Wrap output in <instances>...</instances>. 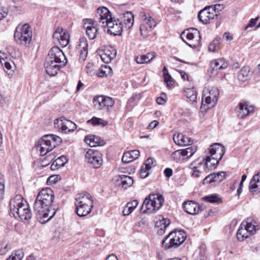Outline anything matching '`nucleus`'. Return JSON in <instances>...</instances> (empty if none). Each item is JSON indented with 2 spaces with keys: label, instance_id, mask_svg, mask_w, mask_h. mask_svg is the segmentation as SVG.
<instances>
[{
  "label": "nucleus",
  "instance_id": "f257e3e1",
  "mask_svg": "<svg viewBox=\"0 0 260 260\" xmlns=\"http://www.w3.org/2000/svg\"><path fill=\"white\" fill-rule=\"evenodd\" d=\"M54 200L53 191L50 188H44L39 192L34 204V209L41 222H46L55 215L56 210L52 205Z\"/></svg>",
  "mask_w": 260,
  "mask_h": 260
},
{
  "label": "nucleus",
  "instance_id": "f03ea898",
  "mask_svg": "<svg viewBox=\"0 0 260 260\" xmlns=\"http://www.w3.org/2000/svg\"><path fill=\"white\" fill-rule=\"evenodd\" d=\"M225 151L224 147L219 143H214L211 145L206 152L205 159L203 160H205V162L203 164L202 161H200L198 166H193L191 172V176L197 178L203 170L207 173L212 167L215 168L221 159Z\"/></svg>",
  "mask_w": 260,
  "mask_h": 260
},
{
  "label": "nucleus",
  "instance_id": "7ed1b4c3",
  "mask_svg": "<svg viewBox=\"0 0 260 260\" xmlns=\"http://www.w3.org/2000/svg\"><path fill=\"white\" fill-rule=\"evenodd\" d=\"M67 59L62 51L58 47L54 46L49 52L46 58L44 67L46 73L50 76H55L61 68L64 67Z\"/></svg>",
  "mask_w": 260,
  "mask_h": 260
},
{
  "label": "nucleus",
  "instance_id": "20e7f679",
  "mask_svg": "<svg viewBox=\"0 0 260 260\" xmlns=\"http://www.w3.org/2000/svg\"><path fill=\"white\" fill-rule=\"evenodd\" d=\"M10 214L15 218L24 221L31 218L29 205L21 195L17 194L9 202Z\"/></svg>",
  "mask_w": 260,
  "mask_h": 260
},
{
  "label": "nucleus",
  "instance_id": "39448f33",
  "mask_svg": "<svg viewBox=\"0 0 260 260\" xmlns=\"http://www.w3.org/2000/svg\"><path fill=\"white\" fill-rule=\"evenodd\" d=\"M75 205L77 214L83 217L89 214L93 207L91 196L87 192L79 193L75 198Z\"/></svg>",
  "mask_w": 260,
  "mask_h": 260
},
{
  "label": "nucleus",
  "instance_id": "423d86ee",
  "mask_svg": "<svg viewBox=\"0 0 260 260\" xmlns=\"http://www.w3.org/2000/svg\"><path fill=\"white\" fill-rule=\"evenodd\" d=\"M186 234L183 230H174L169 233L162 242L165 249L175 248L180 246L186 239Z\"/></svg>",
  "mask_w": 260,
  "mask_h": 260
},
{
  "label": "nucleus",
  "instance_id": "0eeeda50",
  "mask_svg": "<svg viewBox=\"0 0 260 260\" xmlns=\"http://www.w3.org/2000/svg\"><path fill=\"white\" fill-rule=\"evenodd\" d=\"M61 142V139L54 135H47L39 141L37 149L41 155H46Z\"/></svg>",
  "mask_w": 260,
  "mask_h": 260
},
{
  "label": "nucleus",
  "instance_id": "6e6552de",
  "mask_svg": "<svg viewBox=\"0 0 260 260\" xmlns=\"http://www.w3.org/2000/svg\"><path fill=\"white\" fill-rule=\"evenodd\" d=\"M30 29V27L27 23L22 25L19 30L16 28L14 38L18 44L26 45L30 43L32 37V32Z\"/></svg>",
  "mask_w": 260,
  "mask_h": 260
},
{
  "label": "nucleus",
  "instance_id": "1a4fd4ad",
  "mask_svg": "<svg viewBox=\"0 0 260 260\" xmlns=\"http://www.w3.org/2000/svg\"><path fill=\"white\" fill-rule=\"evenodd\" d=\"M113 99L109 96L105 95H98L94 96L93 100V104L95 109L101 110H109L114 105Z\"/></svg>",
  "mask_w": 260,
  "mask_h": 260
},
{
  "label": "nucleus",
  "instance_id": "9d476101",
  "mask_svg": "<svg viewBox=\"0 0 260 260\" xmlns=\"http://www.w3.org/2000/svg\"><path fill=\"white\" fill-rule=\"evenodd\" d=\"M85 161L93 168H99L103 163L102 154L98 151L89 149L85 155Z\"/></svg>",
  "mask_w": 260,
  "mask_h": 260
},
{
  "label": "nucleus",
  "instance_id": "9b49d317",
  "mask_svg": "<svg viewBox=\"0 0 260 260\" xmlns=\"http://www.w3.org/2000/svg\"><path fill=\"white\" fill-rule=\"evenodd\" d=\"M219 94L218 90L216 87L209 86L205 87L203 91L202 102L204 100L207 104L214 105L218 101Z\"/></svg>",
  "mask_w": 260,
  "mask_h": 260
},
{
  "label": "nucleus",
  "instance_id": "f8f14e48",
  "mask_svg": "<svg viewBox=\"0 0 260 260\" xmlns=\"http://www.w3.org/2000/svg\"><path fill=\"white\" fill-rule=\"evenodd\" d=\"M83 22L84 28L88 38L90 40L94 39L99 29L96 21L90 18H85L83 20Z\"/></svg>",
  "mask_w": 260,
  "mask_h": 260
},
{
  "label": "nucleus",
  "instance_id": "ddd939ff",
  "mask_svg": "<svg viewBox=\"0 0 260 260\" xmlns=\"http://www.w3.org/2000/svg\"><path fill=\"white\" fill-rule=\"evenodd\" d=\"M55 127H57L62 133L65 134L74 132L76 128V124L71 120L61 117L54 121Z\"/></svg>",
  "mask_w": 260,
  "mask_h": 260
},
{
  "label": "nucleus",
  "instance_id": "4468645a",
  "mask_svg": "<svg viewBox=\"0 0 260 260\" xmlns=\"http://www.w3.org/2000/svg\"><path fill=\"white\" fill-rule=\"evenodd\" d=\"M107 26L108 32L114 36H120L123 30V25L121 24L118 18L113 17L104 25Z\"/></svg>",
  "mask_w": 260,
  "mask_h": 260
},
{
  "label": "nucleus",
  "instance_id": "2eb2a0df",
  "mask_svg": "<svg viewBox=\"0 0 260 260\" xmlns=\"http://www.w3.org/2000/svg\"><path fill=\"white\" fill-rule=\"evenodd\" d=\"M96 17L99 22L104 25L112 19V16L111 12L107 8L102 7L97 9Z\"/></svg>",
  "mask_w": 260,
  "mask_h": 260
},
{
  "label": "nucleus",
  "instance_id": "dca6fc26",
  "mask_svg": "<svg viewBox=\"0 0 260 260\" xmlns=\"http://www.w3.org/2000/svg\"><path fill=\"white\" fill-rule=\"evenodd\" d=\"M226 175L224 172L211 173L207 176L203 180L204 184L212 183H220L225 179Z\"/></svg>",
  "mask_w": 260,
  "mask_h": 260
},
{
  "label": "nucleus",
  "instance_id": "f3484780",
  "mask_svg": "<svg viewBox=\"0 0 260 260\" xmlns=\"http://www.w3.org/2000/svg\"><path fill=\"white\" fill-rule=\"evenodd\" d=\"M215 15H217V14L212 12L211 7H207L200 11L198 18L203 23L207 24L214 18Z\"/></svg>",
  "mask_w": 260,
  "mask_h": 260
},
{
  "label": "nucleus",
  "instance_id": "a211bd4d",
  "mask_svg": "<svg viewBox=\"0 0 260 260\" xmlns=\"http://www.w3.org/2000/svg\"><path fill=\"white\" fill-rule=\"evenodd\" d=\"M118 19L121 24L123 25V28L129 29L134 24V15L131 12L127 11L122 14Z\"/></svg>",
  "mask_w": 260,
  "mask_h": 260
},
{
  "label": "nucleus",
  "instance_id": "6ab92c4d",
  "mask_svg": "<svg viewBox=\"0 0 260 260\" xmlns=\"http://www.w3.org/2000/svg\"><path fill=\"white\" fill-rule=\"evenodd\" d=\"M183 208L188 214L192 215L197 214L202 210L200 205L192 201L185 202Z\"/></svg>",
  "mask_w": 260,
  "mask_h": 260
},
{
  "label": "nucleus",
  "instance_id": "aec40b11",
  "mask_svg": "<svg viewBox=\"0 0 260 260\" xmlns=\"http://www.w3.org/2000/svg\"><path fill=\"white\" fill-rule=\"evenodd\" d=\"M78 49L80 52L79 60L81 61H84L88 54L87 41L84 37H81L79 39Z\"/></svg>",
  "mask_w": 260,
  "mask_h": 260
},
{
  "label": "nucleus",
  "instance_id": "412c9836",
  "mask_svg": "<svg viewBox=\"0 0 260 260\" xmlns=\"http://www.w3.org/2000/svg\"><path fill=\"white\" fill-rule=\"evenodd\" d=\"M149 198L151 200V202L153 206V212L155 213L163 205L164 202V198L160 194H150Z\"/></svg>",
  "mask_w": 260,
  "mask_h": 260
},
{
  "label": "nucleus",
  "instance_id": "4be33fe9",
  "mask_svg": "<svg viewBox=\"0 0 260 260\" xmlns=\"http://www.w3.org/2000/svg\"><path fill=\"white\" fill-rule=\"evenodd\" d=\"M116 55V51L114 48H105L100 54L101 59L105 63L110 62Z\"/></svg>",
  "mask_w": 260,
  "mask_h": 260
},
{
  "label": "nucleus",
  "instance_id": "5701e85b",
  "mask_svg": "<svg viewBox=\"0 0 260 260\" xmlns=\"http://www.w3.org/2000/svg\"><path fill=\"white\" fill-rule=\"evenodd\" d=\"M242 225L245 227L248 232L251 235L254 234L258 229V225L256 221L251 218H248L242 222Z\"/></svg>",
  "mask_w": 260,
  "mask_h": 260
},
{
  "label": "nucleus",
  "instance_id": "b1692460",
  "mask_svg": "<svg viewBox=\"0 0 260 260\" xmlns=\"http://www.w3.org/2000/svg\"><path fill=\"white\" fill-rule=\"evenodd\" d=\"M252 106H248L247 103H240L239 104V109L238 111V116L242 119L248 115L250 113L253 111Z\"/></svg>",
  "mask_w": 260,
  "mask_h": 260
},
{
  "label": "nucleus",
  "instance_id": "393cba45",
  "mask_svg": "<svg viewBox=\"0 0 260 260\" xmlns=\"http://www.w3.org/2000/svg\"><path fill=\"white\" fill-rule=\"evenodd\" d=\"M85 142L90 147H96L97 146H103L105 142L104 140H101L98 136L94 135H88L85 138Z\"/></svg>",
  "mask_w": 260,
  "mask_h": 260
},
{
  "label": "nucleus",
  "instance_id": "a878e982",
  "mask_svg": "<svg viewBox=\"0 0 260 260\" xmlns=\"http://www.w3.org/2000/svg\"><path fill=\"white\" fill-rule=\"evenodd\" d=\"M173 140L174 142L179 145H189L193 142L192 140L182 134H179L177 136L174 135Z\"/></svg>",
  "mask_w": 260,
  "mask_h": 260
},
{
  "label": "nucleus",
  "instance_id": "bb28decb",
  "mask_svg": "<svg viewBox=\"0 0 260 260\" xmlns=\"http://www.w3.org/2000/svg\"><path fill=\"white\" fill-rule=\"evenodd\" d=\"M140 152L138 150H134L129 152L124 153L122 161L124 164L131 162L137 158L139 156Z\"/></svg>",
  "mask_w": 260,
  "mask_h": 260
},
{
  "label": "nucleus",
  "instance_id": "cd10ccee",
  "mask_svg": "<svg viewBox=\"0 0 260 260\" xmlns=\"http://www.w3.org/2000/svg\"><path fill=\"white\" fill-rule=\"evenodd\" d=\"M192 30L194 31V32H190L189 30H187L186 31H183L181 34V37L184 42L186 43V42L190 43L195 38L201 39L199 31H197V29H192Z\"/></svg>",
  "mask_w": 260,
  "mask_h": 260
},
{
  "label": "nucleus",
  "instance_id": "c85d7f7f",
  "mask_svg": "<svg viewBox=\"0 0 260 260\" xmlns=\"http://www.w3.org/2000/svg\"><path fill=\"white\" fill-rule=\"evenodd\" d=\"M210 67L213 70H223L228 67V62L223 58H219L210 62Z\"/></svg>",
  "mask_w": 260,
  "mask_h": 260
},
{
  "label": "nucleus",
  "instance_id": "c756f323",
  "mask_svg": "<svg viewBox=\"0 0 260 260\" xmlns=\"http://www.w3.org/2000/svg\"><path fill=\"white\" fill-rule=\"evenodd\" d=\"M250 69L249 67H244L239 72L238 78L242 82H245L250 79L251 76Z\"/></svg>",
  "mask_w": 260,
  "mask_h": 260
},
{
  "label": "nucleus",
  "instance_id": "7c9ffc66",
  "mask_svg": "<svg viewBox=\"0 0 260 260\" xmlns=\"http://www.w3.org/2000/svg\"><path fill=\"white\" fill-rule=\"evenodd\" d=\"M149 196L145 198L143 202V205L140 209V211L143 213H154L152 209L153 206L151 202Z\"/></svg>",
  "mask_w": 260,
  "mask_h": 260
},
{
  "label": "nucleus",
  "instance_id": "2f4dec72",
  "mask_svg": "<svg viewBox=\"0 0 260 260\" xmlns=\"http://www.w3.org/2000/svg\"><path fill=\"white\" fill-rule=\"evenodd\" d=\"M67 161V157L64 155H62L52 162L51 169L52 170H55L59 167L63 166Z\"/></svg>",
  "mask_w": 260,
  "mask_h": 260
},
{
  "label": "nucleus",
  "instance_id": "473e14b6",
  "mask_svg": "<svg viewBox=\"0 0 260 260\" xmlns=\"http://www.w3.org/2000/svg\"><path fill=\"white\" fill-rule=\"evenodd\" d=\"M118 181H120L122 187L125 188L131 186L134 182L131 177L124 175H119Z\"/></svg>",
  "mask_w": 260,
  "mask_h": 260
},
{
  "label": "nucleus",
  "instance_id": "72a5a7b5",
  "mask_svg": "<svg viewBox=\"0 0 260 260\" xmlns=\"http://www.w3.org/2000/svg\"><path fill=\"white\" fill-rule=\"evenodd\" d=\"M259 187H260V172L253 176L249 183V189L252 191H255Z\"/></svg>",
  "mask_w": 260,
  "mask_h": 260
},
{
  "label": "nucleus",
  "instance_id": "f704fd0d",
  "mask_svg": "<svg viewBox=\"0 0 260 260\" xmlns=\"http://www.w3.org/2000/svg\"><path fill=\"white\" fill-rule=\"evenodd\" d=\"M205 202L210 203H220L222 202V199L218 194H212L206 196L202 198Z\"/></svg>",
  "mask_w": 260,
  "mask_h": 260
},
{
  "label": "nucleus",
  "instance_id": "c9c22d12",
  "mask_svg": "<svg viewBox=\"0 0 260 260\" xmlns=\"http://www.w3.org/2000/svg\"><path fill=\"white\" fill-rule=\"evenodd\" d=\"M249 233L246 229L241 224L237 233V238L239 241H243L249 236Z\"/></svg>",
  "mask_w": 260,
  "mask_h": 260
},
{
  "label": "nucleus",
  "instance_id": "e433bc0d",
  "mask_svg": "<svg viewBox=\"0 0 260 260\" xmlns=\"http://www.w3.org/2000/svg\"><path fill=\"white\" fill-rule=\"evenodd\" d=\"M112 71L111 68L107 66H102L99 70L96 73L97 76L99 77H104L111 74Z\"/></svg>",
  "mask_w": 260,
  "mask_h": 260
},
{
  "label": "nucleus",
  "instance_id": "4c0bfd02",
  "mask_svg": "<svg viewBox=\"0 0 260 260\" xmlns=\"http://www.w3.org/2000/svg\"><path fill=\"white\" fill-rule=\"evenodd\" d=\"M185 95L191 102H194L197 101V93L193 88H187L184 90Z\"/></svg>",
  "mask_w": 260,
  "mask_h": 260
},
{
  "label": "nucleus",
  "instance_id": "58836bf2",
  "mask_svg": "<svg viewBox=\"0 0 260 260\" xmlns=\"http://www.w3.org/2000/svg\"><path fill=\"white\" fill-rule=\"evenodd\" d=\"M70 42V35L66 30H63L59 43L63 47L67 46Z\"/></svg>",
  "mask_w": 260,
  "mask_h": 260
},
{
  "label": "nucleus",
  "instance_id": "ea45409f",
  "mask_svg": "<svg viewBox=\"0 0 260 260\" xmlns=\"http://www.w3.org/2000/svg\"><path fill=\"white\" fill-rule=\"evenodd\" d=\"M221 39L217 38L213 40L208 47L210 51L215 52L219 48V45L221 43Z\"/></svg>",
  "mask_w": 260,
  "mask_h": 260
},
{
  "label": "nucleus",
  "instance_id": "a19ab883",
  "mask_svg": "<svg viewBox=\"0 0 260 260\" xmlns=\"http://www.w3.org/2000/svg\"><path fill=\"white\" fill-rule=\"evenodd\" d=\"M87 122L90 123L92 125H102L103 126L108 124V122L103 120L102 118L93 117L91 119L88 120Z\"/></svg>",
  "mask_w": 260,
  "mask_h": 260
},
{
  "label": "nucleus",
  "instance_id": "79ce46f5",
  "mask_svg": "<svg viewBox=\"0 0 260 260\" xmlns=\"http://www.w3.org/2000/svg\"><path fill=\"white\" fill-rule=\"evenodd\" d=\"M197 150V149L196 147L191 146L181 150L183 153V157L186 156V158H189L196 152Z\"/></svg>",
  "mask_w": 260,
  "mask_h": 260
},
{
  "label": "nucleus",
  "instance_id": "37998d69",
  "mask_svg": "<svg viewBox=\"0 0 260 260\" xmlns=\"http://www.w3.org/2000/svg\"><path fill=\"white\" fill-rule=\"evenodd\" d=\"M55 157L54 154L51 153L46 156L44 159H42L41 164L43 167H45L49 165L53 160H54Z\"/></svg>",
  "mask_w": 260,
  "mask_h": 260
},
{
  "label": "nucleus",
  "instance_id": "c03bdc74",
  "mask_svg": "<svg viewBox=\"0 0 260 260\" xmlns=\"http://www.w3.org/2000/svg\"><path fill=\"white\" fill-rule=\"evenodd\" d=\"M144 165L147 170H150L152 168L156 166V162L153 158L149 157L146 160Z\"/></svg>",
  "mask_w": 260,
  "mask_h": 260
},
{
  "label": "nucleus",
  "instance_id": "a18cd8bd",
  "mask_svg": "<svg viewBox=\"0 0 260 260\" xmlns=\"http://www.w3.org/2000/svg\"><path fill=\"white\" fill-rule=\"evenodd\" d=\"M63 29L61 27H58L55 30L53 34V39L54 41L58 42L60 40V37L61 35L62 34Z\"/></svg>",
  "mask_w": 260,
  "mask_h": 260
},
{
  "label": "nucleus",
  "instance_id": "49530a36",
  "mask_svg": "<svg viewBox=\"0 0 260 260\" xmlns=\"http://www.w3.org/2000/svg\"><path fill=\"white\" fill-rule=\"evenodd\" d=\"M144 21H146L147 25L149 27L150 30L156 26L155 21L150 16L145 15Z\"/></svg>",
  "mask_w": 260,
  "mask_h": 260
},
{
  "label": "nucleus",
  "instance_id": "de8ad7c7",
  "mask_svg": "<svg viewBox=\"0 0 260 260\" xmlns=\"http://www.w3.org/2000/svg\"><path fill=\"white\" fill-rule=\"evenodd\" d=\"M149 57L145 55H142L140 56H137L135 58L136 62L139 64L146 63L149 62Z\"/></svg>",
  "mask_w": 260,
  "mask_h": 260
},
{
  "label": "nucleus",
  "instance_id": "09e8293b",
  "mask_svg": "<svg viewBox=\"0 0 260 260\" xmlns=\"http://www.w3.org/2000/svg\"><path fill=\"white\" fill-rule=\"evenodd\" d=\"M60 179L61 177L59 175H52L48 178L47 182L48 185H52L57 183Z\"/></svg>",
  "mask_w": 260,
  "mask_h": 260
},
{
  "label": "nucleus",
  "instance_id": "8fccbe9b",
  "mask_svg": "<svg viewBox=\"0 0 260 260\" xmlns=\"http://www.w3.org/2000/svg\"><path fill=\"white\" fill-rule=\"evenodd\" d=\"M172 157L176 161L184 159L183 156L182 150H177L172 153Z\"/></svg>",
  "mask_w": 260,
  "mask_h": 260
},
{
  "label": "nucleus",
  "instance_id": "3c124183",
  "mask_svg": "<svg viewBox=\"0 0 260 260\" xmlns=\"http://www.w3.org/2000/svg\"><path fill=\"white\" fill-rule=\"evenodd\" d=\"M0 62L2 66L7 71H10L12 69L11 63L7 59V58H0Z\"/></svg>",
  "mask_w": 260,
  "mask_h": 260
},
{
  "label": "nucleus",
  "instance_id": "603ef678",
  "mask_svg": "<svg viewBox=\"0 0 260 260\" xmlns=\"http://www.w3.org/2000/svg\"><path fill=\"white\" fill-rule=\"evenodd\" d=\"M200 40L199 38H195L190 43L186 42V44L191 48H196L200 45Z\"/></svg>",
  "mask_w": 260,
  "mask_h": 260
},
{
  "label": "nucleus",
  "instance_id": "864d4df0",
  "mask_svg": "<svg viewBox=\"0 0 260 260\" xmlns=\"http://www.w3.org/2000/svg\"><path fill=\"white\" fill-rule=\"evenodd\" d=\"M8 244L5 242L0 243V255L6 253L8 250Z\"/></svg>",
  "mask_w": 260,
  "mask_h": 260
},
{
  "label": "nucleus",
  "instance_id": "5fc2aeb1",
  "mask_svg": "<svg viewBox=\"0 0 260 260\" xmlns=\"http://www.w3.org/2000/svg\"><path fill=\"white\" fill-rule=\"evenodd\" d=\"M164 81L167 84V87L170 89L173 86V84L174 83L173 79L171 77L170 75L165 76L164 77Z\"/></svg>",
  "mask_w": 260,
  "mask_h": 260
},
{
  "label": "nucleus",
  "instance_id": "6e6d98bb",
  "mask_svg": "<svg viewBox=\"0 0 260 260\" xmlns=\"http://www.w3.org/2000/svg\"><path fill=\"white\" fill-rule=\"evenodd\" d=\"M171 221L170 219L167 218H163L162 220H160L159 222V225L161 226L160 230L166 229L167 227L170 225Z\"/></svg>",
  "mask_w": 260,
  "mask_h": 260
},
{
  "label": "nucleus",
  "instance_id": "4d7b16f0",
  "mask_svg": "<svg viewBox=\"0 0 260 260\" xmlns=\"http://www.w3.org/2000/svg\"><path fill=\"white\" fill-rule=\"evenodd\" d=\"M140 31L141 35L144 37H147L148 36L149 29L144 24H142L140 26Z\"/></svg>",
  "mask_w": 260,
  "mask_h": 260
},
{
  "label": "nucleus",
  "instance_id": "13d9d810",
  "mask_svg": "<svg viewBox=\"0 0 260 260\" xmlns=\"http://www.w3.org/2000/svg\"><path fill=\"white\" fill-rule=\"evenodd\" d=\"M149 171L150 170H147L145 167V168L142 167L140 170V177L142 178L147 177L150 174Z\"/></svg>",
  "mask_w": 260,
  "mask_h": 260
},
{
  "label": "nucleus",
  "instance_id": "bf43d9fd",
  "mask_svg": "<svg viewBox=\"0 0 260 260\" xmlns=\"http://www.w3.org/2000/svg\"><path fill=\"white\" fill-rule=\"evenodd\" d=\"M210 7H211V10L214 13H215L216 11L218 12L219 11H221V10L223 9V6L220 4L215 5L213 6H210Z\"/></svg>",
  "mask_w": 260,
  "mask_h": 260
},
{
  "label": "nucleus",
  "instance_id": "052dcab7",
  "mask_svg": "<svg viewBox=\"0 0 260 260\" xmlns=\"http://www.w3.org/2000/svg\"><path fill=\"white\" fill-rule=\"evenodd\" d=\"M138 205V202L137 200H134L133 201L128 202L126 204V205L129 208V209H131L133 211L136 208Z\"/></svg>",
  "mask_w": 260,
  "mask_h": 260
},
{
  "label": "nucleus",
  "instance_id": "680f3d73",
  "mask_svg": "<svg viewBox=\"0 0 260 260\" xmlns=\"http://www.w3.org/2000/svg\"><path fill=\"white\" fill-rule=\"evenodd\" d=\"M258 17H256L255 18L251 19L250 20L247 26H245V29L246 30H247V29H248L249 27H253L255 25V24L256 23V22L258 20Z\"/></svg>",
  "mask_w": 260,
  "mask_h": 260
},
{
  "label": "nucleus",
  "instance_id": "e2e57ef3",
  "mask_svg": "<svg viewBox=\"0 0 260 260\" xmlns=\"http://www.w3.org/2000/svg\"><path fill=\"white\" fill-rule=\"evenodd\" d=\"M15 256H16L18 260H21L24 256V253L22 250H17L13 253Z\"/></svg>",
  "mask_w": 260,
  "mask_h": 260
},
{
  "label": "nucleus",
  "instance_id": "0e129e2a",
  "mask_svg": "<svg viewBox=\"0 0 260 260\" xmlns=\"http://www.w3.org/2000/svg\"><path fill=\"white\" fill-rule=\"evenodd\" d=\"M5 192V182H0V198H3Z\"/></svg>",
  "mask_w": 260,
  "mask_h": 260
},
{
  "label": "nucleus",
  "instance_id": "69168bd1",
  "mask_svg": "<svg viewBox=\"0 0 260 260\" xmlns=\"http://www.w3.org/2000/svg\"><path fill=\"white\" fill-rule=\"evenodd\" d=\"M164 174L167 177H170L173 174V171L170 168H166L164 171Z\"/></svg>",
  "mask_w": 260,
  "mask_h": 260
},
{
  "label": "nucleus",
  "instance_id": "338daca9",
  "mask_svg": "<svg viewBox=\"0 0 260 260\" xmlns=\"http://www.w3.org/2000/svg\"><path fill=\"white\" fill-rule=\"evenodd\" d=\"M133 211L131 210V209H129V208L127 207V206L126 205V206L125 207L124 209H123L122 211L123 215H128L129 214H131Z\"/></svg>",
  "mask_w": 260,
  "mask_h": 260
},
{
  "label": "nucleus",
  "instance_id": "774afa93",
  "mask_svg": "<svg viewBox=\"0 0 260 260\" xmlns=\"http://www.w3.org/2000/svg\"><path fill=\"white\" fill-rule=\"evenodd\" d=\"M158 123L159 122L157 120H153L149 124L148 127L152 129L154 128L157 126Z\"/></svg>",
  "mask_w": 260,
  "mask_h": 260
}]
</instances>
